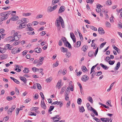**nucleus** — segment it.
Masks as SVG:
<instances>
[{
    "instance_id": "16",
    "label": "nucleus",
    "mask_w": 122,
    "mask_h": 122,
    "mask_svg": "<svg viewBox=\"0 0 122 122\" xmlns=\"http://www.w3.org/2000/svg\"><path fill=\"white\" fill-rule=\"evenodd\" d=\"M91 109H90V110L92 111L95 115L97 116L98 115V113L95 109L92 107H91Z\"/></svg>"
},
{
    "instance_id": "29",
    "label": "nucleus",
    "mask_w": 122,
    "mask_h": 122,
    "mask_svg": "<svg viewBox=\"0 0 122 122\" xmlns=\"http://www.w3.org/2000/svg\"><path fill=\"white\" fill-rule=\"evenodd\" d=\"M23 72L25 73H27L29 72L28 69L27 68H25V69L23 70Z\"/></svg>"
},
{
    "instance_id": "49",
    "label": "nucleus",
    "mask_w": 122,
    "mask_h": 122,
    "mask_svg": "<svg viewBox=\"0 0 122 122\" xmlns=\"http://www.w3.org/2000/svg\"><path fill=\"white\" fill-rule=\"evenodd\" d=\"M62 51L63 52H67L68 50L66 48H65L64 47H62Z\"/></svg>"
},
{
    "instance_id": "52",
    "label": "nucleus",
    "mask_w": 122,
    "mask_h": 122,
    "mask_svg": "<svg viewBox=\"0 0 122 122\" xmlns=\"http://www.w3.org/2000/svg\"><path fill=\"white\" fill-rule=\"evenodd\" d=\"M59 0H53L52 1V4L54 5L59 2Z\"/></svg>"
},
{
    "instance_id": "20",
    "label": "nucleus",
    "mask_w": 122,
    "mask_h": 122,
    "mask_svg": "<svg viewBox=\"0 0 122 122\" xmlns=\"http://www.w3.org/2000/svg\"><path fill=\"white\" fill-rule=\"evenodd\" d=\"M120 65V63L119 62H118L116 66V67L115 68V70H117L119 68Z\"/></svg>"
},
{
    "instance_id": "45",
    "label": "nucleus",
    "mask_w": 122,
    "mask_h": 122,
    "mask_svg": "<svg viewBox=\"0 0 122 122\" xmlns=\"http://www.w3.org/2000/svg\"><path fill=\"white\" fill-rule=\"evenodd\" d=\"M0 53H3L5 52L6 50L5 49V48H2L0 49Z\"/></svg>"
},
{
    "instance_id": "47",
    "label": "nucleus",
    "mask_w": 122,
    "mask_h": 122,
    "mask_svg": "<svg viewBox=\"0 0 122 122\" xmlns=\"http://www.w3.org/2000/svg\"><path fill=\"white\" fill-rule=\"evenodd\" d=\"M90 28L93 30H94L95 31H97V28L96 27H94V26H91L90 27Z\"/></svg>"
},
{
    "instance_id": "10",
    "label": "nucleus",
    "mask_w": 122,
    "mask_h": 122,
    "mask_svg": "<svg viewBox=\"0 0 122 122\" xmlns=\"http://www.w3.org/2000/svg\"><path fill=\"white\" fill-rule=\"evenodd\" d=\"M65 10V7L63 6H61L59 9L58 11V13H61L63 12Z\"/></svg>"
},
{
    "instance_id": "24",
    "label": "nucleus",
    "mask_w": 122,
    "mask_h": 122,
    "mask_svg": "<svg viewBox=\"0 0 122 122\" xmlns=\"http://www.w3.org/2000/svg\"><path fill=\"white\" fill-rule=\"evenodd\" d=\"M113 48L118 53H120V50L118 48L115 46H114L113 47Z\"/></svg>"
},
{
    "instance_id": "51",
    "label": "nucleus",
    "mask_w": 122,
    "mask_h": 122,
    "mask_svg": "<svg viewBox=\"0 0 122 122\" xmlns=\"http://www.w3.org/2000/svg\"><path fill=\"white\" fill-rule=\"evenodd\" d=\"M82 102L81 99L80 98H79L77 100V102L78 104H81Z\"/></svg>"
},
{
    "instance_id": "12",
    "label": "nucleus",
    "mask_w": 122,
    "mask_h": 122,
    "mask_svg": "<svg viewBox=\"0 0 122 122\" xmlns=\"http://www.w3.org/2000/svg\"><path fill=\"white\" fill-rule=\"evenodd\" d=\"M60 21L59 18H57L56 21L55 25L57 27H59L60 25Z\"/></svg>"
},
{
    "instance_id": "38",
    "label": "nucleus",
    "mask_w": 122,
    "mask_h": 122,
    "mask_svg": "<svg viewBox=\"0 0 122 122\" xmlns=\"http://www.w3.org/2000/svg\"><path fill=\"white\" fill-rule=\"evenodd\" d=\"M77 84L80 87L81 92L82 93L81 91L82 90V88L81 85V83L79 82H77Z\"/></svg>"
},
{
    "instance_id": "50",
    "label": "nucleus",
    "mask_w": 122,
    "mask_h": 122,
    "mask_svg": "<svg viewBox=\"0 0 122 122\" xmlns=\"http://www.w3.org/2000/svg\"><path fill=\"white\" fill-rule=\"evenodd\" d=\"M27 29V31H32L34 30V29L31 27H28Z\"/></svg>"
},
{
    "instance_id": "32",
    "label": "nucleus",
    "mask_w": 122,
    "mask_h": 122,
    "mask_svg": "<svg viewBox=\"0 0 122 122\" xmlns=\"http://www.w3.org/2000/svg\"><path fill=\"white\" fill-rule=\"evenodd\" d=\"M61 80H60L57 83L56 85V86L58 87L59 89L61 87L60 85L61 84Z\"/></svg>"
},
{
    "instance_id": "58",
    "label": "nucleus",
    "mask_w": 122,
    "mask_h": 122,
    "mask_svg": "<svg viewBox=\"0 0 122 122\" xmlns=\"http://www.w3.org/2000/svg\"><path fill=\"white\" fill-rule=\"evenodd\" d=\"M27 34L30 35H34L35 34V33L34 31H30L28 32H27Z\"/></svg>"
},
{
    "instance_id": "14",
    "label": "nucleus",
    "mask_w": 122,
    "mask_h": 122,
    "mask_svg": "<svg viewBox=\"0 0 122 122\" xmlns=\"http://www.w3.org/2000/svg\"><path fill=\"white\" fill-rule=\"evenodd\" d=\"M34 51L35 52L39 53L41 52L42 50L41 48L37 47L36 48H35L34 50Z\"/></svg>"
},
{
    "instance_id": "15",
    "label": "nucleus",
    "mask_w": 122,
    "mask_h": 122,
    "mask_svg": "<svg viewBox=\"0 0 122 122\" xmlns=\"http://www.w3.org/2000/svg\"><path fill=\"white\" fill-rule=\"evenodd\" d=\"M91 109H90V110L92 111L95 115L97 116L98 115V113L95 109L92 107H91Z\"/></svg>"
},
{
    "instance_id": "43",
    "label": "nucleus",
    "mask_w": 122,
    "mask_h": 122,
    "mask_svg": "<svg viewBox=\"0 0 122 122\" xmlns=\"http://www.w3.org/2000/svg\"><path fill=\"white\" fill-rule=\"evenodd\" d=\"M66 56L68 57L69 58L70 57L71 55V53L70 52H66Z\"/></svg>"
},
{
    "instance_id": "17",
    "label": "nucleus",
    "mask_w": 122,
    "mask_h": 122,
    "mask_svg": "<svg viewBox=\"0 0 122 122\" xmlns=\"http://www.w3.org/2000/svg\"><path fill=\"white\" fill-rule=\"evenodd\" d=\"M20 79L24 83H26V82L27 80L26 79L24 76H20Z\"/></svg>"
},
{
    "instance_id": "21",
    "label": "nucleus",
    "mask_w": 122,
    "mask_h": 122,
    "mask_svg": "<svg viewBox=\"0 0 122 122\" xmlns=\"http://www.w3.org/2000/svg\"><path fill=\"white\" fill-rule=\"evenodd\" d=\"M100 65L104 69L107 70V69L108 68V67H107V66L104 65L102 63H100Z\"/></svg>"
},
{
    "instance_id": "48",
    "label": "nucleus",
    "mask_w": 122,
    "mask_h": 122,
    "mask_svg": "<svg viewBox=\"0 0 122 122\" xmlns=\"http://www.w3.org/2000/svg\"><path fill=\"white\" fill-rule=\"evenodd\" d=\"M61 40L65 44V43H66V38L64 37H62Z\"/></svg>"
},
{
    "instance_id": "63",
    "label": "nucleus",
    "mask_w": 122,
    "mask_h": 122,
    "mask_svg": "<svg viewBox=\"0 0 122 122\" xmlns=\"http://www.w3.org/2000/svg\"><path fill=\"white\" fill-rule=\"evenodd\" d=\"M22 20L24 21V22H27L29 21V20L28 19L25 18H23L22 19Z\"/></svg>"
},
{
    "instance_id": "11",
    "label": "nucleus",
    "mask_w": 122,
    "mask_h": 122,
    "mask_svg": "<svg viewBox=\"0 0 122 122\" xmlns=\"http://www.w3.org/2000/svg\"><path fill=\"white\" fill-rule=\"evenodd\" d=\"M25 22H23L20 24L18 28L19 29H20L25 27Z\"/></svg>"
},
{
    "instance_id": "27",
    "label": "nucleus",
    "mask_w": 122,
    "mask_h": 122,
    "mask_svg": "<svg viewBox=\"0 0 122 122\" xmlns=\"http://www.w3.org/2000/svg\"><path fill=\"white\" fill-rule=\"evenodd\" d=\"M81 42L80 41H78L76 43L75 47H79L81 45Z\"/></svg>"
},
{
    "instance_id": "46",
    "label": "nucleus",
    "mask_w": 122,
    "mask_h": 122,
    "mask_svg": "<svg viewBox=\"0 0 122 122\" xmlns=\"http://www.w3.org/2000/svg\"><path fill=\"white\" fill-rule=\"evenodd\" d=\"M31 14L30 13H23V16H29Z\"/></svg>"
},
{
    "instance_id": "13",
    "label": "nucleus",
    "mask_w": 122,
    "mask_h": 122,
    "mask_svg": "<svg viewBox=\"0 0 122 122\" xmlns=\"http://www.w3.org/2000/svg\"><path fill=\"white\" fill-rule=\"evenodd\" d=\"M0 56L1 60H3L6 59L7 57V56L6 54H4L0 55Z\"/></svg>"
},
{
    "instance_id": "35",
    "label": "nucleus",
    "mask_w": 122,
    "mask_h": 122,
    "mask_svg": "<svg viewBox=\"0 0 122 122\" xmlns=\"http://www.w3.org/2000/svg\"><path fill=\"white\" fill-rule=\"evenodd\" d=\"M32 70L34 72H36L37 71H39L40 69L35 67H33L32 68Z\"/></svg>"
},
{
    "instance_id": "1",
    "label": "nucleus",
    "mask_w": 122,
    "mask_h": 122,
    "mask_svg": "<svg viewBox=\"0 0 122 122\" xmlns=\"http://www.w3.org/2000/svg\"><path fill=\"white\" fill-rule=\"evenodd\" d=\"M57 7V5H55L53 7H48L47 9V11L48 12H51L55 10Z\"/></svg>"
},
{
    "instance_id": "22",
    "label": "nucleus",
    "mask_w": 122,
    "mask_h": 122,
    "mask_svg": "<svg viewBox=\"0 0 122 122\" xmlns=\"http://www.w3.org/2000/svg\"><path fill=\"white\" fill-rule=\"evenodd\" d=\"M94 52L92 51H90L88 53V56L89 57H92L93 56Z\"/></svg>"
},
{
    "instance_id": "31",
    "label": "nucleus",
    "mask_w": 122,
    "mask_h": 122,
    "mask_svg": "<svg viewBox=\"0 0 122 122\" xmlns=\"http://www.w3.org/2000/svg\"><path fill=\"white\" fill-rule=\"evenodd\" d=\"M52 79V77H50L49 78H47L46 80V81L47 82H51Z\"/></svg>"
},
{
    "instance_id": "34",
    "label": "nucleus",
    "mask_w": 122,
    "mask_h": 122,
    "mask_svg": "<svg viewBox=\"0 0 122 122\" xmlns=\"http://www.w3.org/2000/svg\"><path fill=\"white\" fill-rule=\"evenodd\" d=\"M54 106H51L49 108L48 110V112H51L54 109Z\"/></svg>"
},
{
    "instance_id": "62",
    "label": "nucleus",
    "mask_w": 122,
    "mask_h": 122,
    "mask_svg": "<svg viewBox=\"0 0 122 122\" xmlns=\"http://www.w3.org/2000/svg\"><path fill=\"white\" fill-rule=\"evenodd\" d=\"M93 119L95 120L96 122H101V121L100 120L98 119V118L96 117H95L93 118Z\"/></svg>"
},
{
    "instance_id": "42",
    "label": "nucleus",
    "mask_w": 122,
    "mask_h": 122,
    "mask_svg": "<svg viewBox=\"0 0 122 122\" xmlns=\"http://www.w3.org/2000/svg\"><path fill=\"white\" fill-rule=\"evenodd\" d=\"M37 88L39 90H41V85L38 83H37Z\"/></svg>"
},
{
    "instance_id": "33",
    "label": "nucleus",
    "mask_w": 122,
    "mask_h": 122,
    "mask_svg": "<svg viewBox=\"0 0 122 122\" xmlns=\"http://www.w3.org/2000/svg\"><path fill=\"white\" fill-rule=\"evenodd\" d=\"M87 99L91 103H93V100L91 97L90 96L88 97L87 98Z\"/></svg>"
},
{
    "instance_id": "39",
    "label": "nucleus",
    "mask_w": 122,
    "mask_h": 122,
    "mask_svg": "<svg viewBox=\"0 0 122 122\" xmlns=\"http://www.w3.org/2000/svg\"><path fill=\"white\" fill-rule=\"evenodd\" d=\"M112 4V1L110 0H107L106 2V4L107 5H110Z\"/></svg>"
},
{
    "instance_id": "4",
    "label": "nucleus",
    "mask_w": 122,
    "mask_h": 122,
    "mask_svg": "<svg viewBox=\"0 0 122 122\" xmlns=\"http://www.w3.org/2000/svg\"><path fill=\"white\" fill-rule=\"evenodd\" d=\"M21 37V35H18L17 36H13L12 38V41H18Z\"/></svg>"
},
{
    "instance_id": "55",
    "label": "nucleus",
    "mask_w": 122,
    "mask_h": 122,
    "mask_svg": "<svg viewBox=\"0 0 122 122\" xmlns=\"http://www.w3.org/2000/svg\"><path fill=\"white\" fill-rule=\"evenodd\" d=\"M17 41H16L13 44V46H16L19 44L20 43V41H18L17 42Z\"/></svg>"
},
{
    "instance_id": "3",
    "label": "nucleus",
    "mask_w": 122,
    "mask_h": 122,
    "mask_svg": "<svg viewBox=\"0 0 122 122\" xmlns=\"http://www.w3.org/2000/svg\"><path fill=\"white\" fill-rule=\"evenodd\" d=\"M16 107V106L15 105H13L11 107L9 108L8 112V114L11 115L12 112L14 110Z\"/></svg>"
},
{
    "instance_id": "19",
    "label": "nucleus",
    "mask_w": 122,
    "mask_h": 122,
    "mask_svg": "<svg viewBox=\"0 0 122 122\" xmlns=\"http://www.w3.org/2000/svg\"><path fill=\"white\" fill-rule=\"evenodd\" d=\"M10 78L16 83L18 84H19L20 83V82L18 80L15 79L14 78L11 77H10Z\"/></svg>"
},
{
    "instance_id": "5",
    "label": "nucleus",
    "mask_w": 122,
    "mask_h": 122,
    "mask_svg": "<svg viewBox=\"0 0 122 122\" xmlns=\"http://www.w3.org/2000/svg\"><path fill=\"white\" fill-rule=\"evenodd\" d=\"M89 77L86 75H85L82 76L81 80L84 81H86L89 79Z\"/></svg>"
},
{
    "instance_id": "57",
    "label": "nucleus",
    "mask_w": 122,
    "mask_h": 122,
    "mask_svg": "<svg viewBox=\"0 0 122 122\" xmlns=\"http://www.w3.org/2000/svg\"><path fill=\"white\" fill-rule=\"evenodd\" d=\"M15 91L16 94L17 95H19V91L16 88V87L15 89Z\"/></svg>"
},
{
    "instance_id": "18",
    "label": "nucleus",
    "mask_w": 122,
    "mask_h": 122,
    "mask_svg": "<svg viewBox=\"0 0 122 122\" xmlns=\"http://www.w3.org/2000/svg\"><path fill=\"white\" fill-rule=\"evenodd\" d=\"M18 19V17L17 16H15L11 17L10 19L13 21H16Z\"/></svg>"
},
{
    "instance_id": "25",
    "label": "nucleus",
    "mask_w": 122,
    "mask_h": 122,
    "mask_svg": "<svg viewBox=\"0 0 122 122\" xmlns=\"http://www.w3.org/2000/svg\"><path fill=\"white\" fill-rule=\"evenodd\" d=\"M65 99L66 101H68L69 99V97H68V94H69V92H67V93H65Z\"/></svg>"
},
{
    "instance_id": "23",
    "label": "nucleus",
    "mask_w": 122,
    "mask_h": 122,
    "mask_svg": "<svg viewBox=\"0 0 122 122\" xmlns=\"http://www.w3.org/2000/svg\"><path fill=\"white\" fill-rule=\"evenodd\" d=\"M79 112H83L85 111V110L83 106H81V107H79Z\"/></svg>"
},
{
    "instance_id": "53",
    "label": "nucleus",
    "mask_w": 122,
    "mask_h": 122,
    "mask_svg": "<svg viewBox=\"0 0 122 122\" xmlns=\"http://www.w3.org/2000/svg\"><path fill=\"white\" fill-rule=\"evenodd\" d=\"M41 106L42 108L43 109H45L46 108V106L45 103L41 105Z\"/></svg>"
},
{
    "instance_id": "64",
    "label": "nucleus",
    "mask_w": 122,
    "mask_h": 122,
    "mask_svg": "<svg viewBox=\"0 0 122 122\" xmlns=\"http://www.w3.org/2000/svg\"><path fill=\"white\" fill-rule=\"evenodd\" d=\"M94 1V0H87L86 1V2L87 3H90L92 4Z\"/></svg>"
},
{
    "instance_id": "26",
    "label": "nucleus",
    "mask_w": 122,
    "mask_h": 122,
    "mask_svg": "<svg viewBox=\"0 0 122 122\" xmlns=\"http://www.w3.org/2000/svg\"><path fill=\"white\" fill-rule=\"evenodd\" d=\"M88 48V46H84L82 48V50L84 51H85Z\"/></svg>"
},
{
    "instance_id": "36",
    "label": "nucleus",
    "mask_w": 122,
    "mask_h": 122,
    "mask_svg": "<svg viewBox=\"0 0 122 122\" xmlns=\"http://www.w3.org/2000/svg\"><path fill=\"white\" fill-rule=\"evenodd\" d=\"M8 18V17L6 16L1 17L0 18V20L2 21L3 20H6Z\"/></svg>"
},
{
    "instance_id": "54",
    "label": "nucleus",
    "mask_w": 122,
    "mask_h": 122,
    "mask_svg": "<svg viewBox=\"0 0 122 122\" xmlns=\"http://www.w3.org/2000/svg\"><path fill=\"white\" fill-rule=\"evenodd\" d=\"M39 108L37 107H32L31 109V110L32 111H34L35 110H38Z\"/></svg>"
},
{
    "instance_id": "60",
    "label": "nucleus",
    "mask_w": 122,
    "mask_h": 122,
    "mask_svg": "<svg viewBox=\"0 0 122 122\" xmlns=\"http://www.w3.org/2000/svg\"><path fill=\"white\" fill-rule=\"evenodd\" d=\"M114 62L115 61H110L108 62L109 64L111 65H113L114 63Z\"/></svg>"
},
{
    "instance_id": "8",
    "label": "nucleus",
    "mask_w": 122,
    "mask_h": 122,
    "mask_svg": "<svg viewBox=\"0 0 122 122\" xmlns=\"http://www.w3.org/2000/svg\"><path fill=\"white\" fill-rule=\"evenodd\" d=\"M98 31L99 34L101 35L105 33L104 30L102 27L99 28L98 29Z\"/></svg>"
},
{
    "instance_id": "2",
    "label": "nucleus",
    "mask_w": 122,
    "mask_h": 122,
    "mask_svg": "<svg viewBox=\"0 0 122 122\" xmlns=\"http://www.w3.org/2000/svg\"><path fill=\"white\" fill-rule=\"evenodd\" d=\"M22 50V48L21 47H19L18 49L17 48H15L11 51V53L12 54H15L19 52Z\"/></svg>"
},
{
    "instance_id": "44",
    "label": "nucleus",
    "mask_w": 122,
    "mask_h": 122,
    "mask_svg": "<svg viewBox=\"0 0 122 122\" xmlns=\"http://www.w3.org/2000/svg\"><path fill=\"white\" fill-rule=\"evenodd\" d=\"M106 27H110L111 25L110 23L108 22H106Z\"/></svg>"
},
{
    "instance_id": "61",
    "label": "nucleus",
    "mask_w": 122,
    "mask_h": 122,
    "mask_svg": "<svg viewBox=\"0 0 122 122\" xmlns=\"http://www.w3.org/2000/svg\"><path fill=\"white\" fill-rule=\"evenodd\" d=\"M91 46L92 47H93V48L94 49H95L97 47L96 45L95 44V43L93 44H92L91 45Z\"/></svg>"
},
{
    "instance_id": "7",
    "label": "nucleus",
    "mask_w": 122,
    "mask_h": 122,
    "mask_svg": "<svg viewBox=\"0 0 122 122\" xmlns=\"http://www.w3.org/2000/svg\"><path fill=\"white\" fill-rule=\"evenodd\" d=\"M70 37L72 40L73 42L75 43L76 42V38L75 36L73 33L71 32L70 33Z\"/></svg>"
},
{
    "instance_id": "9",
    "label": "nucleus",
    "mask_w": 122,
    "mask_h": 122,
    "mask_svg": "<svg viewBox=\"0 0 122 122\" xmlns=\"http://www.w3.org/2000/svg\"><path fill=\"white\" fill-rule=\"evenodd\" d=\"M39 60L40 61L39 62V63L37 64L36 66H39L42 64L43 62L42 61L44 60V58L42 57H40Z\"/></svg>"
},
{
    "instance_id": "59",
    "label": "nucleus",
    "mask_w": 122,
    "mask_h": 122,
    "mask_svg": "<svg viewBox=\"0 0 122 122\" xmlns=\"http://www.w3.org/2000/svg\"><path fill=\"white\" fill-rule=\"evenodd\" d=\"M12 97H7L6 98V99L9 101L12 100Z\"/></svg>"
},
{
    "instance_id": "37",
    "label": "nucleus",
    "mask_w": 122,
    "mask_h": 122,
    "mask_svg": "<svg viewBox=\"0 0 122 122\" xmlns=\"http://www.w3.org/2000/svg\"><path fill=\"white\" fill-rule=\"evenodd\" d=\"M5 16H7L8 17V15L10 14L11 13V11H8L7 12H5Z\"/></svg>"
},
{
    "instance_id": "56",
    "label": "nucleus",
    "mask_w": 122,
    "mask_h": 122,
    "mask_svg": "<svg viewBox=\"0 0 122 122\" xmlns=\"http://www.w3.org/2000/svg\"><path fill=\"white\" fill-rule=\"evenodd\" d=\"M10 46V44H8L6 45L5 46L4 48L6 50L8 49H9V46Z\"/></svg>"
},
{
    "instance_id": "40",
    "label": "nucleus",
    "mask_w": 122,
    "mask_h": 122,
    "mask_svg": "<svg viewBox=\"0 0 122 122\" xmlns=\"http://www.w3.org/2000/svg\"><path fill=\"white\" fill-rule=\"evenodd\" d=\"M96 10L97 12L99 13L101 11V9L99 8L98 6V5H97V8L96 9Z\"/></svg>"
},
{
    "instance_id": "6",
    "label": "nucleus",
    "mask_w": 122,
    "mask_h": 122,
    "mask_svg": "<svg viewBox=\"0 0 122 122\" xmlns=\"http://www.w3.org/2000/svg\"><path fill=\"white\" fill-rule=\"evenodd\" d=\"M59 19L61 23V26L62 28H64L65 27L64 22L61 16H59Z\"/></svg>"
},
{
    "instance_id": "30",
    "label": "nucleus",
    "mask_w": 122,
    "mask_h": 122,
    "mask_svg": "<svg viewBox=\"0 0 122 122\" xmlns=\"http://www.w3.org/2000/svg\"><path fill=\"white\" fill-rule=\"evenodd\" d=\"M115 83V82H113V83H112V84H111V85L110 86V87L109 88V89H108L107 90V92L111 90V89L112 88V87L113 86L114 84Z\"/></svg>"
},
{
    "instance_id": "28",
    "label": "nucleus",
    "mask_w": 122,
    "mask_h": 122,
    "mask_svg": "<svg viewBox=\"0 0 122 122\" xmlns=\"http://www.w3.org/2000/svg\"><path fill=\"white\" fill-rule=\"evenodd\" d=\"M67 45H68V47L69 48H71V46L70 44L68 41H66V43H65V45L66 46H67Z\"/></svg>"
},
{
    "instance_id": "41",
    "label": "nucleus",
    "mask_w": 122,
    "mask_h": 122,
    "mask_svg": "<svg viewBox=\"0 0 122 122\" xmlns=\"http://www.w3.org/2000/svg\"><path fill=\"white\" fill-rule=\"evenodd\" d=\"M82 70V71L84 72H86V67L85 66H82L81 68Z\"/></svg>"
}]
</instances>
